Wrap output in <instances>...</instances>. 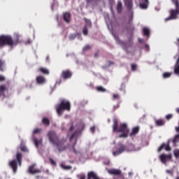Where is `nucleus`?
Segmentation results:
<instances>
[{
	"instance_id": "obj_1",
	"label": "nucleus",
	"mask_w": 179,
	"mask_h": 179,
	"mask_svg": "<svg viewBox=\"0 0 179 179\" xmlns=\"http://www.w3.org/2000/svg\"><path fill=\"white\" fill-rule=\"evenodd\" d=\"M117 127H118V120L117 119L113 120V131H117L120 132L119 137L120 138H127L128 136V134H129V129L127 127L126 124H122L120 125V128L117 129Z\"/></svg>"
},
{
	"instance_id": "obj_2",
	"label": "nucleus",
	"mask_w": 179,
	"mask_h": 179,
	"mask_svg": "<svg viewBox=\"0 0 179 179\" xmlns=\"http://www.w3.org/2000/svg\"><path fill=\"white\" fill-rule=\"evenodd\" d=\"M49 139L52 141V143H55L57 149H58L59 152H62V150H65V147H64V144L62 142L58 141V138L57 137V134L55 132L50 131L48 134Z\"/></svg>"
},
{
	"instance_id": "obj_3",
	"label": "nucleus",
	"mask_w": 179,
	"mask_h": 179,
	"mask_svg": "<svg viewBox=\"0 0 179 179\" xmlns=\"http://www.w3.org/2000/svg\"><path fill=\"white\" fill-rule=\"evenodd\" d=\"M56 110L57 114L60 115V114H62L65 110H67V111L71 110V103L68 101L62 100L61 101L60 104L57 105L56 106Z\"/></svg>"
},
{
	"instance_id": "obj_4",
	"label": "nucleus",
	"mask_w": 179,
	"mask_h": 179,
	"mask_svg": "<svg viewBox=\"0 0 179 179\" xmlns=\"http://www.w3.org/2000/svg\"><path fill=\"white\" fill-rule=\"evenodd\" d=\"M10 45V47H13V45H16L17 42H13L12 41V37L9 36H0V47H3V45Z\"/></svg>"
},
{
	"instance_id": "obj_5",
	"label": "nucleus",
	"mask_w": 179,
	"mask_h": 179,
	"mask_svg": "<svg viewBox=\"0 0 179 179\" xmlns=\"http://www.w3.org/2000/svg\"><path fill=\"white\" fill-rule=\"evenodd\" d=\"M78 178L79 179H85V174L84 173H80L77 175ZM100 179L97 175L94 172H90L88 173V179Z\"/></svg>"
},
{
	"instance_id": "obj_6",
	"label": "nucleus",
	"mask_w": 179,
	"mask_h": 179,
	"mask_svg": "<svg viewBox=\"0 0 179 179\" xmlns=\"http://www.w3.org/2000/svg\"><path fill=\"white\" fill-rule=\"evenodd\" d=\"M171 157H173L171 155L162 154L159 155V159L164 164H166L167 162H170V160H171Z\"/></svg>"
},
{
	"instance_id": "obj_7",
	"label": "nucleus",
	"mask_w": 179,
	"mask_h": 179,
	"mask_svg": "<svg viewBox=\"0 0 179 179\" xmlns=\"http://www.w3.org/2000/svg\"><path fill=\"white\" fill-rule=\"evenodd\" d=\"M86 25L84 27L83 29V33L84 36H87V27H90L92 26V22L90 20L85 19Z\"/></svg>"
},
{
	"instance_id": "obj_8",
	"label": "nucleus",
	"mask_w": 179,
	"mask_h": 179,
	"mask_svg": "<svg viewBox=\"0 0 179 179\" xmlns=\"http://www.w3.org/2000/svg\"><path fill=\"white\" fill-rule=\"evenodd\" d=\"M163 149H165L166 152H170L171 150V147L169 144H162L159 148L158 152H162Z\"/></svg>"
},
{
	"instance_id": "obj_9",
	"label": "nucleus",
	"mask_w": 179,
	"mask_h": 179,
	"mask_svg": "<svg viewBox=\"0 0 179 179\" xmlns=\"http://www.w3.org/2000/svg\"><path fill=\"white\" fill-rule=\"evenodd\" d=\"M9 166H10L11 169L14 173H16L17 171V161L13 160L9 162Z\"/></svg>"
},
{
	"instance_id": "obj_10",
	"label": "nucleus",
	"mask_w": 179,
	"mask_h": 179,
	"mask_svg": "<svg viewBox=\"0 0 179 179\" xmlns=\"http://www.w3.org/2000/svg\"><path fill=\"white\" fill-rule=\"evenodd\" d=\"M108 173L109 174H111V175H113V176H120V174H121V170L112 169L108 170Z\"/></svg>"
},
{
	"instance_id": "obj_11",
	"label": "nucleus",
	"mask_w": 179,
	"mask_h": 179,
	"mask_svg": "<svg viewBox=\"0 0 179 179\" xmlns=\"http://www.w3.org/2000/svg\"><path fill=\"white\" fill-rule=\"evenodd\" d=\"M62 76L63 79H69L72 76V73L69 71H63Z\"/></svg>"
},
{
	"instance_id": "obj_12",
	"label": "nucleus",
	"mask_w": 179,
	"mask_h": 179,
	"mask_svg": "<svg viewBox=\"0 0 179 179\" xmlns=\"http://www.w3.org/2000/svg\"><path fill=\"white\" fill-rule=\"evenodd\" d=\"M125 152V146H122L118 151H115L113 152V156H119L121 153H124Z\"/></svg>"
},
{
	"instance_id": "obj_13",
	"label": "nucleus",
	"mask_w": 179,
	"mask_h": 179,
	"mask_svg": "<svg viewBox=\"0 0 179 179\" xmlns=\"http://www.w3.org/2000/svg\"><path fill=\"white\" fill-rule=\"evenodd\" d=\"M72 131H73V126L70 127L68 133V136H70V141H72L73 139H75V133H73Z\"/></svg>"
},
{
	"instance_id": "obj_14",
	"label": "nucleus",
	"mask_w": 179,
	"mask_h": 179,
	"mask_svg": "<svg viewBox=\"0 0 179 179\" xmlns=\"http://www.w3.org/2000/svg\"><path fill=\"white\" fill-rule=\"evenodd\" d=\"M36 82L38 83V85H43L45 83V78L42 76H38L36 78Z\"/></svg>"
},
{
	"instance_id": "obj_15",
	"label": "nucleus",
	"mask_w": 179,
	"mask_h": 179,
	"mask_svg": "<svg viewBox=\"0 0 179 179\" xmlns=\"http://www.w3.org/2000/svg\"><path fill=\"white\" fill-rule=\"evenodd\" d=\"M29 171L31 174H36V173H40V170L34 169V165L29 166Z\"/></svg>"
},
{
	"instance_id": "obj_16",
	"label": "nucleus",
	"mask_w": 179,
	"mask_h": 179,
	"mask_svg": "<svg viewBox=\"0 0 179 179\" xmlns=\"http://www.w3.org/2000/svg\"><path fill=\"white\" fill-rule=\"evenodd\" d=\"M33 141H34V143L36 146V148H38L39 145H41L42 142H43V140L42 139H37L36 138H33Z\"/></svg>"
},
{
	"instance_id": "obj_17",
	"label": "nucleus",
	"mask_w": 179,
	"mask_h": 179,
	"mask_svg": "<svg viewBox=\"0 0 179 179\" xmlns=\"http://www.w3.org/2000/svg\"><path fill=\"white\" fill-rule=\"evenodd\" d=\"M64 20L66 21V23H69V22H71V14H69V13L64 14Z\"/></svg>"
},
{
	"instance_id": "obj_18",
	"label": "nucleus",
	"mask_w": 179,
	"mask_h": 179,
	"mask_svg": "<svg viewBox=\"0 0 179 179\" xmlns=\"http://www.w3.org/2000/svg\"><path fill=\"white\" fill-rule=\"evenodd\" d=\"M149 5V1H145L140 3V8L141 9H147Z\"/></svg>"
},
{
	"instance_id": "obj_19",
	"label": "nucleus",
	"mask_w": 179,
	"mask_h": 179,
	"mask_svg": "<svg viewBox=\"0 0 179 179\" xmlns=\"http://www.w3.org/2000/svg\"><path fill=\"white\" fill-rule=\"evenodd\" d=\"M117 10L118 13H121V12H122V3H121V1H119L117 3Z\"/></svg>"
},
{
	"instance_id": "obj_20",
	"label": "nucleus",
	"mask_w": 179,
	"mask_h": 179,
	"mask_svg": "<svg viewBox=\"0 0 179 179\" xmlns=\"http://www.w3.org/2000/svg\"><path fill=\"white\" fill-rule=\"evenodd\" d=\"M138 132H139V127H136L133 128L132 129V132L131 133V136L132 135H136V134H138Z\"/></svg>"
},
{
	"instance_id": "obj_21",
	"label": "nucleus",
	"mask_w": 179,
	"mask_h": 179,
	"mask_svg": "<svg viewBox=\"0 0 179 179\" xmlns=\"http://www.w3.org/2000/svg\"><path fill=\"white\" fill-rule=\"evenodd\" d=\"M39 71L42 72V73H45V75H48V73H50V71H48V69L45 68H40Z\"/></svg>"
},
{
	"instance_id": "obj_22",
	"label": "nucleus",
	"mask_w": 179,
	"mask_h": 179,
	"mask_svg": "<svg viewBox=\"0 0 179 179\" xmlns=\"http://www.w3.org/2000/svg\"><path fill=\"white\" fill-rule=\"evenodd\" d=\"M17 160L19 162V165L22 166V154L17 153Z\"/></svg>"
},
{
	"instance_id": "obj_23",
	"label": "nucleus",
	"mask_w": 179,
	"mask_h": 179,
	"mask_svg": "<svg viewBox=\"0 0 179 179\" xmlns=\"http://www.w3.org/2000/svg\"><path fill=\"white\" fill-rule=\"evenodd\" d=\"M0 71H5V62L0 60Z\"/></svg>"
},
{
	"instance_id": "obj_24",
	"label": "nucleus",
	"mask_w": 179,
	"mask_h": 179,
	"mask_svg": "<svg viewBox=\"0 0 179 179\" xmlns=\"http://www.w3.org/2000/svg\"><path fill=\"white\" fill-rule=\"evenodd\" d=\"M60 166H61L62 169H63V170H71V169H72V166H65V165H64V164H62Z\"/></svg>"
},
{
	"instance_id": "obj_25",
	"label": "nucleus",
	"mask_w": 179,
	"mask_h": 179,
	"mask_svg": "<svg viewBox=\"0 0 179 179\" xmlns=\"http://www.w3.org/2000/svg\"><path fill=\"white\" fill-rule=\"evenodd\" d=\"M125 5H126V6H127V8H129V9H131V8H132V1H125Z\"/></svg>"
},
{
	"instance_id": "obj_26",
	"label": "nucleus",
	"mask_w": 179,
	"mask_h": 179,
	"mask_svg": "<svg viewBox=\"0 0 179 179\" xmlns=\"http://www.w3.org/2000/svg\"><path fill=\"white\" fill-rule=\"evenodd\" d=\"M42 122H43V124H44V125H48L50 124V120H48V118L44 117L42 120Z\"/></svg>"
},
{
	"instance_id": "obj_27",
	"label": "nucleus",
	"mask_w": 179,
	"mask_h": 179,
	"mask_svg": "<svg viewBox=\"0 0 179 179\" xmlns=\"http://www.w3.org/2000/svg\"><path fill=\"white\" fill-rule=\"evenodd\" d=\"M156 124L158 125V127H162V125H164V121L162 120H156Z\"/></svg>"
},
{
	"instance_id": "obj_28",
	"label": "nucleus",
	"mask_w": 179,
	"mask_h": 179,
	"mask_svg": "<svg viewBox=\"0 0 179 179\" xmlns=\"http://www.w3.org/2000/svg\"><path fill=\"white\" fill-rule=\"evenodd\" d=\"M173 155L176 159L179 158V150H175L173 151Z\"/></svg>"
},
{
	"instance_id": "obj_29",
	"label": "nucleus",
	"mask_w": 179,
	"mask_h": 179,
	"mask_svg": "<svg viewBox=\"0 0 179 179\" xmlns=\"http://www.w3.org/2000/svg\"><path fill=\"white\" fill-rule=\"evenodd\" d=\"M143 33L145 36H149V33H150L149 29L146 27L143 28Z\"/></svg>"
},
{
	"instance_id": "obj_30",
	"label": "nucleus",
	"mask_w": 179,
	"mask_h": 179,
	"mask_svg": "<svg viewBox=\"0 0 179 179\" xmlns=\"http://www.w3.org/2000/svg\"><path fill=\"white\" fill-rule=\"evenodd\" d=\"M170 76H171V73H164L163 74V78H170Z\"/></svg>"
},
{
	"instance_id": "obj_31",
	"label": "nucleus",
	"mask_w": 179,
	"mask_h": 179,
	"mask_svg": "<svg viewBox=\"0 0 179 179\" xmlns=\"http://www.w3.org/2000/svg\"><path fill=\"white\" fill-rule=\"evenodd\" d=\"M178 142H179V134L176 135L175 138L173 140V143H178Z\"/></svg>"
},
{
	"instance_id": "obj_32",
	"label": "nucleus",
	"mask_w": 179,
	"mask_h": 179,
	"mask_svg": "<svg viewBox=\"0 0 179 179\" xmlns=\"http://www.w3.org/2000/svg\"><path fill=\"white\" fill-rule=\"evenodd\" d=\"M96 90L98 92H106V89H104L103 87H98Z\"/></svg>"
},
{
	"instance_id": "obj_33",
	"label": "nucleus",
	"mask_w": 179,
	"mask_h": 179,
	"mask_svg": "<svg viewBox=\"0 0 179 179\" xmlns=\"http://www.w3.org/2000/svg\"><path fill=\"white\" fill-rule=\"evenodd\" d=\"M20 149L22 152H27V148H26V146H23V145H21L20 146Z\"/></svg>"
},
{
	"instance_id": "obj_34",
	"label": "nucleus",
	"mask_w": 179,
	"mask_h": 179,
	"mask_svg": "<svg viewBox=\"0 0 179 179\" xmlns=\"http://www.w3.org/2000/svg\"><path fill=\"white\" fill-rule=\"evenodd\" d=\"M166 173L167 174H169V176H173V170H169V169H167V170L166 171Z\"/></svg>"
},
{
	"instance_id": "obj_35",
	"label": "nucleus",
	"mask_w": 179,
	"mask_h": 179,
	"mask_svg": "<svg viewBox=\"0 0 179 179\" xmlns=\"http://www.w3.org/2000/svg\"><path fill=\"white\" fill-rule=\"evenodd\" d=\"M5 90H6V87H4V85H1L0 86V91L1 92H5Z\"/></svg>"
},
{
	"instance_id": "obj_36",
	"label": "nucleus",
	"mask_w": 179,
	"mask_h": 179,
	"mask_svg": "<svg viewBox=\"0 0 179 179\" xmlns=\"http://www.w3.org/2000/svg\"><path fill=\"white\" fill-rule=\"evenodd\" d=\"M40 132H41V129H36L34 131V134H40Z\"/></svg>"
},
{
	"instance_id": "obj_37",
	"label": "nucleus",
	"mask_w": 179,
	"mask_h": 179,
	"mask_svg": "<svg viewBox=\"0 0 179 179\" xmlns=\"http://www.w3.org/2000/svg\"><path fill=\"white\" fill-rule=\"evenodd\" d=\"M83 51H87V50H90V45H86L85 47L83 48Z\"/></svg>"
},
{
	"instance_id": "obj_38",
	"label": "nucleus",
	"mask_w": 179,
	"mask_h": 179,
	"mask_svg": "<svg viewBox=\"0 0 179 179\" xmlns=\"http://www.w3.org/2000/svg\"><path fill=\"white\" fill-rule=\"evenodd\" d=\"M136 69V64H131V71H135Z\"/></svg>"
},
{
	"instance_id": "obj_39",
	"label": "nucleus",
	"mask_w": 179,
	"mask_h": 179,
	"mask_svg": "<svg viewBox=\"0 0 179 179\" xmlns=\"http://www.w3.org/2000/svg\"><path fill=\"white\" fill-rule=\"evenodd\" d=\"M5 80V76H0V82H3Z\"/></svg>"
},
{
	"instance_id": "obj_40",
	"label": "nucleus",
	"mask_w": 179,
	"mask_h": 179,
	"mask_svg": "<svg viewBox=\"0 0 179 179\" xmlns=\"http://www.w3.org/2000/svg\"><path fill=\"white\" fill-rule=\"evenodd\" d=\"M173 117V115L172 114H169V115H167L166 116V120H170V118H171Z\"/></svg>"
},
{
	"instance_id": "obj_41",
	"label": "nucleus",
	"mask_w": 179,
	"mask_h": 179,
	"mask_svg": "<svg viewBox=\"0 0 179 179\" xmlns=\"http://www.w3.org/2000/svg\"><path fill=\"white\" fill-rule=\"evenodd\" d=\"M94 129H95V127H91V128H90L91 132H94Z\"/></svg>"
},
{
	"instance_id": "obj_42",
	"label": "nucleus",
	"mask_w": 179,
	"mask_h": 179,
	"mask_svg": "<svg viewBox=\"0 0 179 179\" xmlns=\"http://www.w3.org/2000/svg\"><path fill=\"white\" fill-rule=\"evenodd\" d=\"M50 162L52 164H54L55 166L56 163H55V161H54V159H50Z\"/></svg>"
},
{
	"instance_id": "obj_43",
	"label": "nucleus",
	"mask_w": 179,
	"mask_h": 179,
	"mask_svg": "<svg viewBox=\"0 0 179 179\" xmlns=\"http://www.w3.org/2000/svg\"><path fill=\"white\" fill-rule=\"evenodd\" d=\"M73 38H75V36H73V35L70 36L71 40H73Z\"/></svg>"
},
{
	"instance_id": "obj_44",
	"label": "nucleus",
	"mask_w": 179,
	"mask_h": 179,
	"mask_svg": "<svg viewBox=\"0 0 179 179\" xmlns=\"http://www.w3.org/2000/svg\"><path fill=\"white\" fill-rule=\"evenodd\" d=\"M117 97H118L117 94H113V99H117Z\"/></svg>"
},
{
	"instance_id": "obj_45",
	"label": "nucleus",
	"mask_w": 179,
	"mask_h": 179,
	"mask_svg": "<svg viewBox=\"0 0 179 179\" xmlns=\"http://www.w3.org/2000/svg\"><path fill=\"white\" fill-rule=\"evenodd\" d=\"M138 41H139L140 43H143V39L139 38V39H138Z\"/></svg>"
},
{
	"instance_id": "obj_46",
	"label": "nucleus",
	"mask_w": 179,
	"mask_h": 179,
	"mask_svg": "<svg viewBox=\"0 0 179 179\" xmlns=\"http://www.w3.org/2000/svg\"><path fill=\"white\" fill-rule=\"evenodd\" d=\"M176 132H179V127H176Z\"/></svg>"
},
{
	"instance_id": "obj_47",
	"label": "nucleus",
	"mask_w": 179,
	"mask_h": 179,
	"mask_svg": "<svg viewBox=\"0 0 179 179\" xmlns=\"http://www.w3.org/2000/svg\"><path fill=\"white\" fill-rule=\"evenodd\" d=\"M176 111H177V113H179V108H177V109H176Z\"/></svg>"
},
{
	"instance_id": "obj_48",
	"label": "nucleus",
	"mask_w": 179,
	"mask_h": 179,
	"mask_svg": "<svg viewBox=\"0 0 179 179\" xmlns=\"http://www.w3.org/2000/svg\"><path fill=\"white\" fill-rule=\"evenodd\" d=\"M129 176H132V173L129 172Z\"/></svg>"
},
{
	"instance_id": "obj_49",
	"label": "nucleus",
	"mask_w": 179,
	"mask_h": 179,
	"mask_svg": "<svg viewBox=\"0 0 179 179\" xmlns=\"http://www.w3.org/2000/svg\"><path fill=\"white\" fill-rule=\"evenodd\" d=\"M132 150H129V152H132Z\"/></svg>"
},
{
	"instance_id": "obj_50",
	"label": "nucleus",
	"mask_w": 179,
	"mask_h": 179,
	"mask_svg": "<svg viewBox=\"0 0 179 179\" xmlns=\"http://www.w3.org/2000/svg\"><path fill=\"white\" fill-rule=\"evenodd\" d=\"M52 9H54V6H52Z\"/></svg>"
},
{
	"instance_id": "obj_51",
	"label": "nucleus",
	"mask_w": 179,
	"mask_h": 179,
	"mask_svg": "<svg viewBox=\"0 0 179 179\" xmlns=\"http://www.w3.org/2000/svg\"><path fill=\"white\" fill-rule=\"evenodd\" d=\"M176 179H179V177H177Z\"/></svg>"
},
{
	"instance_id": "obj_52",
	"label": "nucleus",
	"mask_w": 179,
	"mask_h": 179,
	"mask_svg": "<svg viewBox=\"0 0 179 179\" xmlns=\"http://www.w3.org/2000/svg\"><path fill=\"white\" fill-rule=\"evenodd\" d=\"M124 1H131V0H124Z\"/></svg>"
},
{
	"instance_id": "obj_53",
	"label": "nucleus",
	"mask_w": 179,
	"mask_h": 179,
	"mask_svg": "<svg viewBox=\"0 0 179 179\" xmlns=\"http://www.w3.org/2000/svg\"><path fill=\"white\" fill-rule=\"evenodd\" d=\"M141 1H148V0H141Z\"/></svg>"
}]
</instances>
